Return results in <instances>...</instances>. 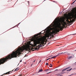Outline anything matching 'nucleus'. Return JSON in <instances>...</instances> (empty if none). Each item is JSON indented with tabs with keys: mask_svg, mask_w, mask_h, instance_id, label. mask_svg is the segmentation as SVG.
Segmentation results:
<instances>
[{
	"mask_svg": "<svg viewBox=\"0 0 76 76\" xmlns=\"http://www.w3.org/2000/svg\"><path fill=\"white\" fill-rule=\"evenodd\" d=\"M65 25L58 22L56 23V20H54L52 23L48 28V30L49 32H51V31H53L56 29L55 32L56 33L59 32V31H62L63 27H65Z\"/></svg>",
	"mask_w": 76,
	"mask_h": 76,
	"instance_id": "f257e3e1",
	"label": "nucleus"
},
{
	"mask_svg": "<svg viewBox=\"0 0 76 76\" xmlns=\"http://www.w3.org/2000/svg\"><path fill=\"white\" fill-rule=\"evenodd\" d=\"M22 52H23V49L21 48L16 49L15 51H13L12 53L9 55L7 56H6L5 58H1L0 59V65L1 64H4L9 59H12V58L17 57L18 55L21 54V53H22Z\"/></svg>",
	"mask_w": 76,
	"mask_h": 76,
	"instance_id": "f03ea898",
	"label": "nucleus"
},
{
	"mask_svg": "<svg viewBox=\"0 0 76 76\" xmlns=\"http://www.w3.org/2000/svg\"><path fill=\"white\" fill-rule=\"evenodd\" d=\"M41 40V39L40 38H38L37 39V43L38 44H40V41Z\"/></svg>",
	"mask_w": 76,
	"mask_h": 76,
	"instance_id": "7ed1b4c3",
	"label": "nucleus"
},
{
	"mask_svg": "<svg viewBox=\"0 0 76 76\" xmlns=\"http://www.w3.org/2000/svg\"><path fill=\"white\" fill-rule=\"evenodd\" d=\"M43 46V45H41V44L39 45H38V48H36V50H39V48H40V47H42Z\"/></svg>",
	"mask_w": 76,
	"mask_h": 76,
	"instance_id": "20e7f679",
	"label": "nucleus"
},
{
	"mask_svg": "<svg viewBox=\"0 0 76 76\" xmlns=\"http://www.w3.org/2000/svg\"><path fill=\"white\" fill-rule=\"evenodd\" d=\"M71 67L69 66V67H68V68H65V69H64L63 70H62V72H64V71H66V70H67V69H70V68Z\"/></svg>",
	"mask_w": 76,
	"mask_h": 76,
	"instance_id": "39448f33",
	"label": "nucleus"
},
{
	"mask_svg": "<svg viewBox=\"0 0 76 76\" xmlns=\"http://www.w3.org/2000/svg\"><path fill=\"white\" fill-rule=\"evenodd\" d=\"M12 71H9V72H8L5 73V74H7V75H8V74H10V73H12Z\"/></svg>",
	"mask_w": 76,
	"mask_h": 76,
	"instance_id": "423d86ee",
	"label": "nucleus"
},
{
	"mask_svg": "<svg viewBox=\"0 0 76 76\" xmlns=\"http://www.w3.org/2000/svg\"><path fill=\"white\" fill-rule=\"evenodd\" d=\"M43 71V70L42 69H39V72H38V73H39V72H41Z\"/></svg>",
	"mask_w": 76,
	"mask_h": 76,
	"instance_id": "0eeeda50",
	"label": "nucleus"
},
{
	"mask_svg": "<svg viewBox=\"0 0 76 76\" xmlns=\"http://www.w3.org/2000/svg\"><path fill=\"white\" fill-rule=\"evenodd\" d=\"M72 70V68H71L69 69H68L66 70V72H70V71H71Z\"/></svg>",
	"mask_w": 76,
	"mask_h": 76,
	"instance_id": "6e6552de",
	"label": "nucleus"
},
{
	"mask_svg": "<svg viewBox=\"0 0 76 76\" xmlns=\"http://www.w3.org/2000/svg\"><path fill=\"white\" fill-rule=\"evenodd\" d=\"M60 75H61V73H59L57 74V76H59Z\"/></svg>",
	"mask_w": 76,
	"mask_h": 76,
	"instance_id": "1a4fd4ad",
	"label": "nucleus"
},
{
	"mask_svg": "<svg viewBox=\"0 0 76 76\" xmlns=\"http://www.w3.org/2000/svg\"><path fill=\"white\" fill-rule=\"evenodd\" d=\"M63 53H59L58 54V55H56V57H57V56H60V55L61 54H63Z\"/></svg>",
	"mask_w": 76,
	"mask_h": 76,
	"instance_id": "9d476101",
	"label": "nucleus"
},
{
	"mask_svg": "<svg viewBox=\"0 0 76 76\" xmlns=\"http://www.w3.org/2000/svg\"><path fill=\"white\" fill-rule=\"evenodd\" d=\"M56 56H53L51 58H50V59H51L52 58H56Z\"/></svg>",
	"mask_w": 76,
	"mask_h": 76,
	"instance_id": "9b49d317",
	"label": "nucleus"
},
{
	"mask_svg": "<svg viewBox=\"0 0 76 76\" xmlns=\"http://www.w3.org/2000/svg\"><path fill=\"white\" fill-rule=\"evenodd\" d=\"M71 58H72V56H70L68 58V60H70V59H71Z\"/></svg>",
	"mask_w": 76,
	"mask_h": 76,
	"instance_id": "f8f14e48",
	"label": "nucleus"
},
{
	"mask_svg": "<svg viewBox=\"0 0 76 76\" xmlns=\"http://www.w3.org/2000/svg\"><path fill=\"white\" fill-rule=\"evenodd\" d=\"M76 0H75V1H73L72 4H74V3H75V2H76Z\"/></svg>",
	"mask_w": 76,
	"mask_h": 76,
	"instance_id": "ddd939ff",
	"label": "nucleus"
},
{
	"mask_svg": "<svg viewBox=\"0 0 76 76\" xmlns=\"http://www.w3.org/2000/svg\"><path fill=\"white\" fill-rule=\"evenodd\" d=\"M50 59H51V58H50L48 59H47L46 60V61H47V60H50Z\"/></svg>",
	"mask_w": 76,
	"mask_h": 76,
	"instance_id": "4468645a",
	"label": "nucleus"
},
{
	"mask_svg": "<svg viewBox=\"0 0 76 76\" xmlns=\"http://www.w3.org/2000/svg\"><path fill=\"white\" fill-rule=\"evenodd\" d=\"M18 69V68H17L15 69V71H17L18 70H17V69Z\"/></svg>",
	"mask_w": 76,
	"mask_h": 76,
	"instance_id": "2eb2a0df",
	"label": "nucleus"
},
{
	"mask_svg": "<svg viewBox=\"0 0 76 76\" xmlns=\"http://www.w3.org/2000/svg\"><path fill=\"white\" fill-rule=\"evenodd\" d=\"M46 65L47 66H48V63H46Z\"/></svg>",
	"mask_w": 76,
	"mask_h": 76,
	"instance_id": "dca6fc26",
	"label": "nucleus"
},
{
	"mask_svg": "<svg viewBox=\"0 0 76 76\" xmlns=\"http://www.w3.org/2000/svg\"><path fill=\"white\" fill-rule=\"evenodd\" d=\"M38 35H37V34H35L34 35V37H37V36Z\"/></svg>",
	"mask_w": 76,
	"mask_h": 76,
	"instance_id": "f3484780",
	"label": "nucleus"
},
{
	"mask_svg": "<svg viewBox=\"0 0 76 76\" xmlns=\"http://www.w3.org/2000/svg\"><path fill=\"white\" fill-rule=\"evenodd\" d=\"M49 70V69H47L46 70H45V71H47L46 72H47V71H48V70Z\"/></svg>",
	"mask_w": 76,
	"mask_h": 76,
	"instance_id": "a211bd4d",
	"label": "nucleus"
},
{
	"mask_svg": "<svg viewBox=\"0 0 76 76\" xmlns=\"http://www.w3.org/2000/svg\"><path fill=\"white\" fill-rule=\"evenodd\" d=\"M50 67H53V65H51V66L50 65Z\"/></svg>",
	"mask_w": 76,
	"mask_h": 76,
	"instance_id": "6ab92c4d",
	"label": "nucleus"
},
{
	"mask_svg": "<svg viewBox=\"0 0 76 76\" xmlns=\"http://www.w3.org/2000/svg\"><path fill=\"white\" fill-rule=\"evenodd\" d=\"M51 36H50V37H48V39H50V38H51Z\"/></svg>",
	"mask_w": 76,
	"mask_h": 76,
	"instance_id": "aec40b11",
	"label": "nucleus"
},
{
	"mask_svg": "<svg viewBox=\"0 0 76 76\" xmlns=\"http://www.w3.org/2000/svg\"><path fill=\"white\" fill-rule=\"evenodd\" d=\"M61 74H64V72H61Z\"/></svg>",
	"mask_w": 76,
	"mask_h": 76,
	"instance_id": "412c9836",
	"label": "nucleus"
},
{
	"mask_svg": "<svg viewBox=\"0 0 76 76\" xmlns=\"http://www.w3.org/2000/svg\"><path fill=\"white\" fill-rule=\"evenodd\" d=\"M20 23H18L17 25V26H18V25H19V24H20Z\"/></svg>",
	"mask_w": 76,
	"mask_h": 76,
	"instance_id": "4be33fe9",
	"label": "nucleus"
},
{
	"mask_svg": "<svg viewBox=\"0 0 76 76\" xmlns=\"http://www.w3.org/2000/svg\"><path fill=\"white\" fill-rule=\"evenodd\" d=\"M51 73V72H49L48 73H47V74H48V73Z\"/></svg>",
	"mask_w": 76,
	"mask_h": 76,
	"instance_id": "5701e85b",
	"label": "nucleus"
},
{
	"mask_svg": "<svg viewBox=\"0 0 76 76\" xmlns=\"http://www.w3.org/2000/svg\"><path fill=\"white\" fill-rule=\"evenodd\" d=\"M41 60H40V61H39V63H40V62H41Z\"/></svg>",
	"mask_w": 76,
	"mask_h": 76,
	"instance_id": "b1692460",
	"label": "nucleus"
},
{
	"mask_svg": "<svg viewBox=\"0 0 76 76\" xmlns=\"http://www.w3.org/2000/svg\"><path fill=\"white\" fill-rule=\"evenodd\" d=\"M57 70H58V69H57L55 70V71H57Z\"/></svg>",
	"mask_w": 76,
	"mask_h": 76,
	"instance_id": "393cba45",
	"label": "nucleus"
},
{
	"mask_svg": "<svg viewBox=\"0 0 76 76\" xmlns=\"http://www.w3.org/2000/svg\"><path fill=\"white\" fill-rule=\"evenodd\" d=\"M75 34H76V33H75V34H73L72 35H75Z\"/></svg>",
	"mask_w": 76,
	"mask_h": 76,
	"instance_id": "a878e982",
	"label": "nucleus"
},
{
	"mask_svg": "<svg viewBox=\"0 0 76 76\" xmlns=\"http://www.w3.org/2000/svg\"><path fill=\"white\" fill-rule=\"evenodd\" d=\"M20 62H22V60H20Z\"/></svg>",
	"mask_w": 76,
	"mask_h": 76,
	"instance_id": "bb28decb",
	"label": "nucleus"
},
{
	"mask_svg": "<svg viewBox=\"0 0 76 76\" xmlns=\"http://www.w3.org/2000/svg\"><path fill=\"white\" fill-rule=\"evenodd\" d=\"M50 66H51V65H52V64H50Z\"/></svg>",
	"mask_w": 76,
	"mask_h": 76,
	"instance_id": "cd10ccee",
	"label": "nucleus"
},
{
	"mask_svg": "<svg viewBox=\"0 0 76 76\" xmlns=\"http://www.w3.org/2000/svg\"><path fill=\"white\" fill-rule=\"evenodd\" d=\"M28 4H29V1H28Z\"/></svg>",
	"mask_w": 76,
	"mask_h": 76,
	"instance_id": "c85d7f7f",
	"label": "nucleus"
},
{
	"mask_svg": "<svg viewBox=\"0 0 76 76\" xmlns=\"http://www.w3.org/2000/svg\"><path fill=\"white\" fill-rule=\"evenodd\" d=\"M35 60L34 61V62H35Z\"/></svg>",
	"mask_w": 76,
	"mask_h": 76,
	"instance_id": "c756f323",
	"label": "nucleus"
},
{
	"mask_svg": "<svg viewBox=\"0 0 76 76\" xmlns=\"http://www.w3.org/2000/svg\"><path fill=\"white\" fill-rule=\"evenodd\" d=\"M53 2H55V1H53Z\"/></svg>",
	"mask_w": 76,
	"mask_h": 76,
	"instance_id": "7c9ffc66",
	"label": "nucleus"
},
{
	"mask_svg": "<svg viewBox=\"0 0 76 76\" xmlns=\"http://www.w3.org/2000/svg\"><path fill=\"white\" fill-rule=\"evenodd\" d=\"M26 55L25 56V57H26Z\"/></svg>",
	"mask_w": 76,
	"mask_h": 76,
	"instance_id": "2f4dec72",
	"label": "nucleus"
},
{
	"mask_svg": "<svg viewBox=\"0 0 76 76\" xmlns=\"http://www.w3.org/2000/svg\"><path fill=\"white\" fill-rule=\"evenodd\" d=\"M61 13H62V12H61Z\"/></svg>",
	"mask_w": 76,
	"mask_h": 76,
	"instance_id": "473e14b6",
	"label": "nucleus"
},
{
	"mask_svg": "<svg viewBox=\"0 0 76 76\" xmlns=\"http://www.w3.org/2000/svg\"><path fill=\"white\" fill-rule=\"evenodd\" d=\"M76 51V50H75V51Z\"/></svg>",
	"mask_w": 76,
	"mask_h": 76,
	"instance_id": "72a5a7b5",
	"label": "nucleus"
},
{
	"mask_svg": "<svg viewBox=\"0 0 76 76\" xmlns=\"http://www.w3.org/2000/svg\"><path fill=\"white\" fill-rule=\"evenodd\" d=\"M59 13H60V12Z\"/></svg>",
	"mask_w": 76,
	"mask_h": 76,
	"instance_id": "f704fd0d",
	"label": "nucleus"
},
{
	"mask_svg": "<svg viewBox=\"0 0 76 76\" xmlns=\"http://www.w3.org/2000/svg\"><path fill=\"white\" fill-rule=\"evenodd\" d=\"M18 70H19V69H18Z\"/></svg>",
	"mask_w": 76,
	"mask_h": 76,
	"instance_id": "c9c22d12",
	"label": "nucleus"
},
{
	"mask_svg": "<svg viewBox=\"0 0 76 76\" xmlns=\"http://www.w3.org/2000/svg\"><path fill=\"white\" fill-rule=\"evenodd\" d=\"M35 46H36V45H35Z\"/></svg>",
	"mask_w": 76,
	"mask_h": 76,
	"instance_id": "e433bc0d",
	"label": "nucleus"
},
{
	"mask_svg": "<svg viewBox=\"0 0 76 76\" xmlns=\"http://www.w3.org/2000/svg\"><path fill=\"white\" fill-rule=\"evenodd\" d=\"M52 56H51L50 57H51Z\"/></svg>",
	"mask_w": 76,
	"mask_h": 76,
	"instance_id": "4c0bfd02",
	"label": "nucleus"
},
{
	"mask_svg": "<svg viewBox=\"0 0 76 76\" xmlns=\"http://www.w3.org/2000/svg\"><path fill=\"white\" fill-rule=\"evenodd\" d=\"M75 63H76V62H75Z\"/></svg>",
	"mask_w": 76,
	"mask_h": 76,
	"instance_id": "58836bf2",
	"label": "nucleus"
}]
</instances>
